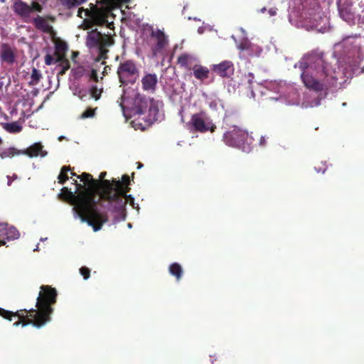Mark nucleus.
Instances as JSON below:
<instances>
[{"label":"nucleus","mask_w":364,"mask_h":364,"mask_svg":"<svg viewBox=\"0 0 364 364\" xmlns=\"http://www.w3.org/2000/svg\"><path fill=\"white\" fill-rule=\"evenodd\" d=\"M90 9H86V17H89L96 25L102 26L107 23L109 12L107 10L99 8L93 4H90Z\"/></svg>","instance_id":"9d476101"},{"label":"nucleus","mask_w":364,"mask_h":364,"mask_svg":"<svg viewBox=\"0 0 364 364\" xmlns=\"http://www.w3.org/2000/svg\"><path fill=\"white\" fill-rule=\"evenodd\" d=\"M124 103L131 105L130 110L134 115H137L132 123L141 130L146 129L158 119L159 102L153 98L146 97L138 92L132 98L122 97L119 105L124 113L126 109Z\"/></svg>","instance_id":"39448f33"},{"label":"nucleus","mask_w":364,"mask_h":364,"mask_svg":"<svg viewBox=\"0 0 364 364\" xmlns=\"http://www.w3.org/2000/svg\"><path fill=\"white\" fill-rule=\"evenodd\" d=\"M0 1H1V3H5V2H6V0H0Z\"/></svg>","instance_id":"13d9d810"},{"label":"nucleus","mask_w":364,"mask_h":364,"mask_svg":"<svg viewBox=\"0 0 364 364\" xmlns=\"http://www.w3.org/2000/svg\"><path fill=\"white\" fill-rule=\"evenodd\" d=\"M43 145L40 142L34 143L33 145L23 151H21L22 154L28 156L31 158L41 156L44 157L47 155V151L43 150Z\"/></svg>","instance_id":"f3484780"},{"label":"nucleus","mask_w":364,"mask_h":364,"mask_svg":"<svg viewBox=\"0 0 364 364\" xmlns=\"http://www.w3.org/2000/svg\"><path fill=\"white\" fill-rule=\"evenodd\" d=\"M0 115H1V117H4V118L5 119H6V120H8V119H9V117H8L5 113H4V112L1 111V108H0Z\"/></svg>","instance_id":"de8ad7c7"},{"label":"nucleus","mask_w":364,"mask_h":364,"mask_svg":"<svg viewBox=\"0 0 364 364\" xmlns=\"http://www.w3.org/2000/svg\"><path fill=\"white\" fill-rule=\"evenodd\" d=\"M61 5H63L64 7L68 9H71L73 8H75L85 2H86L87 0H58Z\"/></svg>","instance_id":"393cba45"},{"label":"nucleus","mask_w":364,"mask_h":364,"mask_svg":"<svg viewBox=\"0 0 364 364\" xmlns=\"http://www.w3.org/2000/svg\"><path fill=\"white\" fill-rule=\"evenodd\" d=\"M59 66L61 68V70L58 72V75H63L70 67V62L68 59H65L59 63Z\"/></svg>","instance_id":"f704fd0d"},{"label":"nucleus","mask_w":364,"mask_h":364,"mask_svg":"<svg viewBox=\"0 0 364 364\" xmlns=\"http://www.w3.org/2000/svg\"><path fill=\"white\" fill-rule=\"evenodd\" d=\"M21 154V151L16 150L14 148H9L0 153V158H12L15 155H19Z\"/></svg>","instance_id":"cd10ccee"},{"label":"nucleus","mask_w":364,"mask_h":364,"mask_svg":"<svg viewBox=\"0 0 364 364\" xmlns=\"http://www.w3.org/2000/svg\"><path fill=\"white\" fill-rule=\"evenodd\" d=\"M151 37L156 40V43L152 46L151 50L153 55H156L167 46L168 39L165 33L159 29L152 30Z\"/></svg>","instance_id":"ddd939ff"},{"label":"nucleus","mask_w":364,"mask_h":364,"mask_svg":"<svg viewBox=\"0 0 364 364\" xmlns=\"http://www.w3.org/2000/svg\"><path fill=\"white\" fill-rule=\"evenodd\" d=\"M191 70L193 71L194 77L201 82H203L209 77V69L207 67L201 65L200 64L193 65Z\"/></svg>","instance_id":"aec40b11"},{"label":"nucleus","mask_w":364,"mask_h":364,"mask_svg":"<svg viewBox=\"0 0 364 364\" xmlns=\"http://www.w3.org/2000/svg\"><path fill=\"white\" fill-rule=\"evenodd\" d=\"M223 141L229 146L237 148L248 153L252 150L255 140L252 133L250 134L246 130L233 126L232 129L224 133Z\"/></svg>","instance_id":"423d86ee"},{"label":"nucleus","mask_w":364,"mask_h":364,"mask_svg":"<svg viewBox=\"0 0 364 364\" xmlns=\"http://www.w3.org/2000/svg\"><path fill=\"white\" fill-rule=\"evenodd\" d=\"M114 44V40L109 36H101L100 46L102 47L111 46Z\"/></svg>","instance_id":"72a5a7b5"},{"label":"nucleus","mask_w":364,"mask_h":364,"mask_svg":"<svg viewBox=\"0 0 364 364\" xmlns=\"http://www.w3.org/2000/svg\"><path fill=\"white\" fill-rule=\"evenodd\" d=\"M131 1V0H100L97 1V3L101 2L102 4L105 5H111V4H116V5H121V4H128Z\"/></svg>","instance_id":"473e14b6"},{"label":"nucleus","mask_w":364,"mask_h":364,"mask_svg":"<svg viewBox=\"0 0 364 364\" xmlns=\"http://www.w3.org/2000/svg\"><path fill=\"white\" fill-rule=\"evenodd\" d=\"M45 63L47 65H50L55 64V58L53 57V55H51L50 54H47L45 56Z\"/></svg>","instance_id":"ea45409f"},{"label":"nucleus","mask_w":364,"mask_h":364,"mask_svg":"<svg viewBox=\"0 0 364 364\" xmlns=\"http://www.w3.org/2000/svg\"><path fill=\"white\" fill-rule=\"evenodd\" d=\"M106 68H107V67H105V68H104V70H104V72H103V74H105V70H106Z\"/></svg>","instance_id":"bf43d9fd"},{"label":"nucleus","mask_w":364,"mask_h":364,"mask_svg":"<svg viewBox=\"0 0 364 364\" xmlns=\"http://www.w3.org/2000/svg\"><path fill=\"white\" fill-rule=\"evenodd\" d=\"M265 11H266V9H265V8H262V9H261V12H262V13H264Z\"/></svg>","instance_id":"6e6d98bb"},{"label":"nucleus","mask_w":364,"mask_h":364,"mask_svg":"<svg viewBox=\"0 0 364 364\" xmlns=\"http://www.w3.org/2000/svg\"><path fill=\"white\" fill-rule=\"evenodd\" d=\"M245 78L247 81V83L249 85V87L250 88L252 86V84L253 83L255 76L253 73H249L247 75H245Z\"/></svg>","instance_id":"a19ab883"},{"label":"nucleus","mask_w":364,"mask_h":364,"mask_svg":"<svg viewBox=\"0 0 364 364\" xmlns=\"http://www.w3.org/2000/svg\"><path fill=\"white\" fill-rule=\"evenodd\" d=\"M157 83L158 77L155 73H146L141 78L142 89L151 93L156 92Z\"/></svg>","instance_id":"dca6fc26"},{"label":"nucleus","mask_w":364,"mask_h":364,"mask_svg":"<svg viewBox=\"0 0 364 364\" xmlns=\"http://www.w3.org/2000/svg\"><path fill=\"white\" fill-rule=\"evenodd\" d=\"M41 78L42 74L41 71L33 67L31 71V81L28 82V85L30 86L36 85L37 84H38Z\"/></svg>","instance_id":"a878e982"},{"label":"nucleus","mask_w":364,"mask_h":364,"mask_svg":"<svg viewBox=\"0 0 364 364\" xmlns=\"http://www.w3.org/2000/svg\"><path fill=\"white\" fill-rule=\"evenodd\" d=\"M76 190L72 192L67 187H63L58 194V198L74 205V210L82 223L91 226L95 232L101 230L103 224L107 222V215L100 213L96 209L97 201L90 196V188L75 181Z\"/></svg>","instance_id":"f03ea898"},{"label":"nucleus","mask_w":364,"mask_h":364,"mask_svg":"<svg viewBox=\"0 0 364 364\" xmlns=\"http://www.w3.org/2000/svg\"><path fill=\"white\" fill-rule=\"evenodd\" d=\"M169 273L176 277L177 281L181 280L183 276L182 267L177 262H174L170 264L168 267Z\"/></svg>","instance_id":"5701e85b"},{"label":"nucleus","mask_w":364,"mask_h":364,"mask_svg":"<svg viewBox=\"0 0 364 364\" xmlns=\"http://www.w3.org/2000/svg\"><path fill=\"white\" fill-rule=\"evenodd\" d=\"M56 289L50 286L42 285L36 299V309H23L13 312L0 308V316L9 321H12L13 317H18V321L14 323L16 327L20 324L22 326L32 324L40 328L50 321V316L53 312L52 306L56 303Z\"/></svg>","instance_id":"f257e3e1"},{"label":"nucleus","mask_w":364,"mask_h":364,"mask_svg":"<svg viewBox=\"0 0 364 364\" xmlns=\"http://www.w3.org/2000/svg\"><path fill=\"white\" fill-rule=\"evenodd\" d=\"M102 34L95 30L88 32L86 38V45L89 48H95L100 45Z\"/></svg>","instance_id":"6ab92c4d"},{"label":"nucleus","mask_w":364,"mask_h":364,"mask_svg":"<svg viewBox=\"0 0 364 364\" xmlns=\"http://www.w3.org/2000/svg\"><path fill=\"white\" fill-rule=\"evenodd\" d=\"M91 97L95 100H100L103 92L102 87L98 88L96 85H92L89 90Z\"/></svg>","instance_id":"c756f323"},{"label":"nucleus","mask_w":364,"mask_h":364,"mask_svg":"<svg viewBox=\"0 0 364 364\" xmlns=\"http://www.w3.org/2000/svg\"><path fill=\"white\" fill-rule=\"evenodd\" d=\"M48 21L54 22L55 21V17L53 16H38L33 18V23L36 29L41 31L43 33L53 35L55 34V31L53 26L48 23Z\"/></svg>","instance_id":"f8f14e48"},{"label":"nucleus","mask_w":364,"mask_h":364,"mask_svg":"<svg viewBox=\"0 0 364 364\" xmlns=\"http://www.w3.org/2000/svg\"><path fill=\"white\" fill-rule=\"evenodd\" d=\"M96 48L98 50V56L96 58V61L99 62L102 60H105L107 58L108 50L106 47H102L100 45L97 46Z\"/></svg>","instance_id":"7c9ffc66"},{"label":"nucleus","mask_w":364,"mask_h":364,"mask_svg":"<svg viewBox=\"0 0 364 364\" xmlns=\"http://www.w3.org/2000/svg\"><path fill=\"white\" fill-rule=\"evenodd\" d=\"M277 8H271L269 10V14L270 16H274L277 14Z\"/></svg>","instance_id":"49530a36"},{"label":"nucleus","mask_w":364,"mask_h":364,"mask_svg":"<svg viewBox=\"0 0 364 364\" xmlns=\"http://www.w3.org/2000/svg\"><path fill=\"white\" fill-rule=\"evenodd\" d=\"M31 13L33 11L41 12L43 10V6L36 1H33L31 5L30 6Z\"/></svg>","instance_id":"4c0bfd02"},{"label":"nucleus","mask_w":364,"mask_h":364,"mask_svg":"<svg viewBox=\"0 0 364 364\" xmlns=\"http://www.w3.org/2000/svg\"><path fill=\"white\" fill-rule=\"evenodd\" d=\"M19 237L18 230L8 223H0V247L5 245L6 241L18 239Z\"/></svg>","instance_id":"9b49d317"},{"label":"nucleus","mask_w":364,"mask_h":364,"mask_svg":"<svg viewBox=\"0 0 364 364\" xmlns=\"http://www.w3.org/2000/svg\"><path fill=\"white\" fill-rule=\"evenodd\" d=\"M80 273L85 279H87L90 276V270L86 267H82L80 269Z\"/></svg>","instance_id":"58836bf2"},{"label":"nucleus","mask_w":364,"mask_h":364,"mask_svg":"<svg viewBox=\"0 0 364 364\" xmlns=\"http://www.w3.org/2000/svg\"><path fill=\"white\" fill-rule=\"evenodd\" d=\"M97 107L95 108H87L86 109L80 116V118L82 119L87 118H92L95 116V112Z\"/></svg>","instance_id":"2f4dec72"},{"label":"nucleus","mask_w":364,"mask_h":364,"mask_svg":"<svg viewBox=\"0 0 364 364\" xmlns=\"http://www.w3.org/2000/svg\"><path fill=\"white\" fill-rule=\"evenodd\" d=\"M16 48L9 43L0 45V60L1 63L13 65L16 61Z\"/></svg>","instance_id":"2eb2a0df"},{"label":"nucleus","mask_w":364,"mask_h":364,"mask_svg":"<svg viewBox=\"0 0 364 364\" xmlns=\"http://www.w3.org/2000/svg\"><path fill=\"white\" fill-rule=\"evenodd\" d=\"M121 182V184H122V189L123 191L124 190H128L124 194V193H120V194H122V197L123 198V199L127 202V200L124 199V196H126V194L129 192L130 191V188L129 187V185L130 183V178H129V176L127 174H124L122 176V181Z\"/></svg>","instance_id":"c85d7f7f"},{"label":"nucleus","mask_w":364,"mask_h":364,"mask_svg":"<svg viewBox=\"0 0 364 364\" xmlns=\"http://www.w3.org/2000/svg\"><path fill=\"white\" fill-rule=\"evenodd\" d=\"M211 70L222 77H229L234 73V65L230 60H223L212 65Z\"/></svg>","instance_id":"4468645a"},{"label":"nucleus","mask_w":364,"mask_h":364,"mask_svg":"<svg viewBox=\"0 0 364 364\" xmlns=\"http://www.w3.org/2000/svg\"><path fill=\"white\" fill-rule=\"evenodd\" d=\"M71 171V168L70 166H63L61 168L60 173L58 176V183L60 184H64L69 178L68 173Z\"/></svg>","instance_id":"bb28decb"},{"label":"nucleus","mask_w":364,"mask_h":364,"mask_svg":"<svg viewBox=\"0 0 364 364\" xmlns=\"http://www.w3.org/2000/svg\"><path fill=\"white\" fill-rule=\"evenodd\" d=\"M3 78H4V77H1V79H0V91H1V90H2L3 87H4V82H2V80H1Z\"/></svg>","instance_id":"8fccbe9b"},{"label":"nucleus","mask_w":364,"mask_h":364,"mask_svg":"<svg viewBox=\"0 0 364 364\" xmlns=\"http://www.w3.org/2000/svg\"><path fill=\"white\" fill-rule=\"evenodd\" d=\"M71 175H72V176H76L77 178H78V176H79L80 175H77V174H76L75 173H74V172H71Z\"/></svg>","instance_id":"603ef678"},{"label":"nucleus","mask_w":364,"mask_h":364,"mask_svg":"<svg viewBox=\"0 0 364 364\" xmlns=\"http://www.w3.org/2000/svg\"><path fill=\"white\" fill-rule=\"evenodd\" d=\"M266 145H267V139H266L265 136H262L259 139V146L264 147Z\"/></svg>","instance_id":"c03bdc74"},{"label":"nucleus","mask_w":364,"mask_h":364,"mask_svg":"<svg viewBox=\"0 0 364 364\" xmlns=\"http://www.w3.org/2000/svg\"><path fill=\"white\" fill-rule=\"evenodd\" d=\"M53 57L55 58V63H61L62 61L65 60V59H67L65 58V53H62L60 52H58V51H55L54 52V54H53Z\"/></svg>","instance_id":"e433bc0d"},{"label":"nucleus","mask_w":364,"mask_h":364,"mask_svg":"<svg viewBox=\"0 0 364 364\" xmlns=\"http://www.w3.org/2000/svg\"><path fill=\"white\" fill-rule=\"evenodd\" d=\"M2 127L9 133H19L22 130V127L18 122H13L11 123H2Z\"/></svg>","instance_id":"b1692460"},{"label":"nucleus","mask_w":364,"mask_h":364,"mask_svg":"<svg viewBox=\"0 0 364 364\" xmlns=\"http://www.w3.org/2000/svg\"><path fill=\"white\" fill-rule=\"evenodd\" d=\"M90 78V80H92L96 82H97L99 81L97 71L95 69H92L91 70Z\"/></svg>","instance_id":"79ce46f5"},{"label":"nucleus","mask_w":364,"mask_h":364,"mask_svg":"<svg viewBox=\"0 0 364 364\" xmlns=\"http://www.w3.org/2000/svg\"><path fill=\"white\" fill-rule=\"evenodd\" d=\"M13 178H17V176H16V174H14V175L13 176Z\"/></svg>","instance_id":"4d7b16f0"},{"label":"nucleus","mask_w":364,"mask_h":364,"mask_svg":"<svg viewBox=\"0 0 364 364\" xmlns=\"http://www.w3.org/2000/svg\"><path fill=\"white\" fill-rule=\"evenodd\" d=\"M124 199L127 200V203H129L132 206H134V198L131 195L126 194V196H124Z\"/></svg>","instance_id":"37998d69"},{"label":"nucleus","mask_w":364,"mask_h":364,"mask_svg":"<svg viewBox=\"0 0 364 364\" xmlns=\"http://www.w3.org/2000/svg\"><path fill=\"white\" fill-rule=\"evenodd\" d=\"M13 10L21 18L28 17L31 14L30 6L21 0H17L14 3Z\"/></svg>","instance_id":"a211bd4d"},{"label":"nucleus","mask_w":364,"mask_h":364,"mask_svg":"<svg viewBox=\"0 0 364 364\" xmlns=\"http://www.w3.org/2000/svg\"><path fill=\"white\" fill-rule=\"evenodd\" d=\"M143 166V164L140 162H138V168H140L141 166Z\"/></svg>","instance_id":"864d4df0"},{"label":"nucleus","mask_w":364,"mask_h":364,"mask_svg":"<svg viewBox=\"0 0 364 364\" xmlns=\"http://www.w3.org/2000/svg\"><path fill=\"white\" fill-rule=\"evenodd\" d=\"M107 172H101L99 179H95L90 173H82L79 179L87 184L86 188H90V196L97 203L100 200H107V209L115 213L124 210L126 201L122 197L128 190L123 191L120 181L113 178L112 181L105 179Z\"/></svg>","instance_id":"20e7f679"},{"label":"nucleus","mask_w":364,"mask_h":364,"mask_svg":"<svg viewBox=\"0 0 364 364\" xmlns=\"http://www.w3.org/2000/svg\"><path fill=\"white\" fill-rule=\"evenodd\" d=\"M85 97H86V95L85 94H82V91H80L79 92V97H80V99L81 100H83Z\"/></svg>","instance_id":"09e8293b"},{"label":"nucleus","mask_w":364,"mask_h":364,"mask_svg":"<svg viewBox=\"0 0 364 364\" xmlns=\"http://www.w3.org/2000/svg\"><path fill=\"white\" fill-rule=\"evenodd\" d=\"M117 73L121 83L134 84L139 77V70L134 60H127L119 63Z\"/></svg>","instance_id":"0eeeda50"},{"label":"nucleus","mask_w":364,"mask_h":364,"mask_svg":"<svg viewBox=\"0 0 364 364\" xmlns=\"http://www.w3.org/2000/svg\"><path fill=\"white\" fill-rule=\"evenodd\" d=\"M298 4L301 5V8L299 7L301 18L309 19L312 24H314L317 18H321V7L317 0H296L295 4Z\"/></svg>","instance_id":"6e6552de"},{"label":"nucleus","mask_w":364,"mask_h":364,"mask_svg":"<svg viewBox=\"0 0 364 364\" xmlns=\"http://www.w3.org/2000/svg\"><path fill=\"white\" fill-rule=\"evenodd\" d=\"M190 123L195 131L200 133H205L208 131L213 133L216 129L215 124L203 112L193 114Z\"/></svg>","instance_id":"1a4fd4ad"},{"label":"nucleus","mask_w":364,"mask_h":364,"mask_svg":"<svg viewBox=\"0 0 364 364\" xmlns=\"http://www.w3.org/2000/svg\"><path fill=\"white\" fill-rule=\"evenodd\" d=\"M67 50H68V46L65 42L59 41V42L56 43L55 51L60 52L62 53L65 54V52Z\"/></svg>","instance_id":"c9c22d12"},{"label":"nucleus","mask_w":364,"mask_h":364,"mask_svg":"<svg viewBox=\"0 0 364 364\" xmlns=\"http://www.w3.org/2000/svg\"><path fill=\"white\" fill-rule=\"evenodd\" d=\"M338 11L340 16L346 21L350 22L354 18V12L350 6L344 4L338 5Z\"/></svg>","instance_id":"412c9836"},{"label":"nucleus","mask_w":364,"mask_h":364,"mask_svg":"<svg viewBox=\"0 0 364 364\" xmlns=\"http://www.w3.org/2000/svg\"><path fill=\"white\" fill-rule=\"evenodd\" d=\"M86 9H87L80 8L77 11V16L82 18V14H83V12L85 13V15L86 16Z\"/></svg>","instance_id":"a18cd8bd"},{"label":"nucleus","mask_w":364,"mask_h":364,"mask_svg":"<svg viewBox=\"0 0 364 364\" xmlns=\"http://www.w3.org/2000/svg\"><path fill=\"white\" fill-rule=\"evenodd\" d=\"M100 201H104L103 200H100L97 204H100V205H102V203H100ZM97 205H96L97 206ZM96 209H97V208L96 207ZM98 211V210H97Z\"/></svg>","instance_id":"5fc2aeb1"},{"label":"nucleus","mask_w":364,"mask_h":364,"mask_svg":"<svg viewBox=\"0 0 364 364\" xmlns=\"http://www.w3.org/2000/svg\"><path fill=\"white\" fill-rule=\"evenodd\" d=\"M7 178H8L7 185L8 186H11V183H12V181H11V178L9 176H7Z\"/></svg>","instance_id":"3c124183"},{"label":"nucleus","mask_w":364,"mask_h":364,"mask_svg":"<svg viewBox=\"0 0 364 364\" xmlns=\"http://www.w3.org/2000/svg\"><path fill=\"white\" fill-rule=\"evenodd\" d=\"M299 68L303 70L302 82L310 90L323 91L335 83L334 73L326 62L323 52L313 50L308 53L299 63Z\"/></svg>","instance_id":"7ed1b4c3"},{"label":"nucleus","mask_w":364,"mask_h":364,"mask_svg":"<svg viewBox=\"0 0 364 364\" xmlns=\"http://www.w3.org/2000/svg\"><path fill=\"white\" fill-rule=\"evenodd\" d=\"M193 58L188 54H182L178 56L177 63L188 70H192Z\"/></svg>","instance_id":"4be33fe9"}]
</instances>
